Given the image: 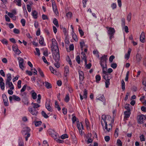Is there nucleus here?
<instances>
[{"instance_id":"1","label":"nucleus","mask_w":146,"mask_h":146,"mask_svg":"<svg viewBox=\"0 0 146 146\" xmlns=\"http://www.w3.org/2000/svg\"><path fill=\"white\" fill-rule=\"evenodd\" d=\"M111 117L109 115H103L101 117V124L103 129L105 131L109 132L111 129L110 128L108 127L107 123L110 121Z\"/></svg>"},{"instance_id":"2","label":"nucleus","mask_w":146,"mask_h":146,"mask_svg":"<svg viewBox=\"0 0 146 146\" xmlns=\"http://www.w3.org/2000/svg\"><path fill=\"white\" fill-rule=\"evenodd\" d=\"M52 46H51L52 50L53 52L52 54L54 55H56V58H59V51L58 46L57 42L55 38L52 39Z\"/></svg>"},{"instance_id":"3","label":"nucleus","mask_w":146,"mask_h":146,"mask_svg":"<svg viewBox=\"0 0 146 146\" xmlns=\"http://www.w3.org/2000/svg\"><path fill=\"white\" fill-rule=\"evenodd\" d=\"M100 64L102 67V70L105 69V70H107V56L104 55L102 57H100Z\"/></svg>"},{"instance_id":"4","label":"nucleus","mask_w":146,"mask_h":146,"mask_svg":"<svg viewBox=\"0 0 146 146\" xmlns=\"http://www.w3.org/2000/svg\"><path fill=\"white\" fill-rule=\"evenodd\" d=\"M108 29L107 33L110 36V39H111L113 37V35L115 33V31L114 29L112 27H107Z\"/></svg>"},{"instance_id":"5","label":"nucleus","mask_w":146,"mask_h":146,"mask_svg":"<svg viewBox=\"0 0 146 146\" xmlns=\"http://www.w3.org/2000/svg\"><path fill=\"white\" fill-rule=\"evenodd\" d=\"M106 70H105V69H102L103 73L104 74H105L104 75H103V77L105 80H110L111 78V76L110 74L108 73Z\"/></svg>"},{"instance_id":"6","label":"nucleus","mask_w":146,"mask_h":146,"mask_svg":"<svg viewBox=\"0 0 146 146\" xmlns=\"http://www.w3.org/2000/svg\"><path fill=\"white\" fill-rule=\"evenodd\" d=\"M145 115L143 114H141L137 116V121L139 124H142L144 122L145 120Z\"/></svg>"},{"instance_id":"7","label":"nucleus","mask_w":146,"mask_h":146,"mask_svg":"<svg viewBox=\"0 0 146 146\" xmlns=\"http://www.w3.org/2000/svg\"><path fill=\"white\" fill-rule=\"evenodd\" d=\"M48 132L49 135L54 138H56L58 136V134L53 129H49L48 130Z\"/></svg>"},{"instance_id":"8","label":"nucleus","mask_w":146,"mask_h":146,"mask_svg":"<svg viewBox=\"0 0 146 146\" xmlns=\"http://www.w3.org/2000/svg\"><path fill=\"white\" fill-rule=\"evenodd\" d=\"M28 110L33 115L37 116L38 113V111L32 107H29Z\"/></svg>"},{"instance_id":"9","label":"nucleus","mask_w":146,"mask_h":146,"mask_svg":"<svg viewBox=\"0 0 146 146\" xmlns=\"http://www.w3.org/2000/svg\"><path fill=\"white\" fill-rule=\"evenodd\" d=\"M53 56L54 59L56 62V63H54V65L57 68H58L60 67L59 63L58 62L60 59V54H59V57L58 58H56V55H54V54H53Z\"/></svg>"},{"instance_id":"10","label":"nucleus","mask_w":146,"mask_h":146,"mask_svg":"<svg viewBox=\"0 0 146 146\" xmlns=\"http://www.w3.org/2000/svg\"><path fill=\"white\" fill-rule=\"evenodd\" d=\"M52 5L53 11L56 15H58L59 13L57 9V6L54 1L52 2Z\"/></svg>"},{"instance_id":"11","label":"nucleus","mask_w":146,"mask_h":146,"mask_svg":"<svg viewBox=\"0 0 146 146\" xmlns=\"http://www.w3.org/2000/svg\"><path fill=\"white\" fill-rule=\"evenodd\" d=\"M36 83L38 86L40 88L42 86L45 84V82L42 81L41 79L40 78H38L37 79Z\"/></svg>"},{"instance_id":"12","label":"nucleus","mask_w":146,"mask_h":146,"mask_svg":"<svg viewBox=\"0 0 146 146\" xmlns=\"http://www.w3.org/2000/svg\"><path fill=\"white\" fill-rule=\"evenodd\" d=\"M30 131V128L27 127L23 128V130L22 131V133L23 134L26 135L27 133H29Z\"/></svg>"},{"instance_id":"13","label":"nucleus","mask_w":146,"mask_h":146,"mask_svg":"<svg viewBox=\"0 0 146 146\" xmlns=\"http://www.w3.org/2000/svg\"><path fill=\"white\" fill-rule=\"evenodd\" d=\"M79 76L80 80L81 82H82L84 78V74L82 71H79Z\"/></svg>"},{"instance_id":"14","label":"nucleus","mask_w":146,"mask_h":146,"mask_svg":"<svg viewBox=\"0 0 146 146\" xmlns=\"http://www.w3.org/2000/svg\"><path fill=\"white\" fill-rule=\"evenodd\" d=\"M64 76L65 77H66L68 74L69 70V67L68 66H66L64 67Z\"/></svg>"},{"instance_id":"15","label":"nucleus","mask_w":146,"mask_h":146,"mask_svg":"<svg viewBox=\"0 0 146 146\" xmlns=\"http://www.w3.org/2000/svg\"><path fill=\"white\" fill-rule=\"evenodd\" d=\"M11 74L10 73H8L7 75V79L6 80V85H7V83L10 82L11 80L12 77Z\"/></svg>"},{"instance_id":"16","label":"nucleus","mask_w":146,"mask_h":146,"mask_svg":"<svg viewBox=\"0 0 146 146\" xmlns=\"http://www.w3.org/2000/svg\"><path fill=\"white\" fill-rule=\"evenodd\" d=\"M131 114L130 111H126L124 112L125 116L124 118H129Z\"/></svg>"},{"instance_id":"17","label":"nucleus","mask_w":146,"mask_h":146,"mask_svg":"<svg viewBox=\"0 0 146 146\" xmlns=\"http://www.w3.org/2000/svg\"><path fill=\"white\" fill-rule=\"evenodd\" d=\"M45 108L48 111L50 112L52 111V110L51 108L50 105V103L49 102L47 103L46 102L45 104Z\"/></svg>"},{"instance_id":"18","label":"nucleus","mask_w":146,"mask_h":146,"mask_svg":"<svg viewBox=\"0 0 146 146\" xmlns=\"http://www.w3.org/2000/svg\"><path fill=\"white\" fill-rule=\"evenodd\" d=\"M145 38V36L144 35V33L142 32L140 36V41L142 42H144V40Z\"/></svg>"},{"instance_id":"19","label":"nucleus","mask_w":146,"mask_h":146,"mask_svg":"<svg viewBox=\"0 0 146 146\" xmlns=\"http://www.w3.org/2000/svg\"><path fill=\"white\" fill-rule=\"evenodd\" d=\"M136 60L137 62H139L142 59L141 55L139 53H137L136 55Z\"/></svg>"},{"instance_id":"20","label":"nucleus","mask_w":146,"mask_h":146,"mask_svg":"<svg viewBox=\"0 0 146 146\" xmlns=\"http://www.w3.org/2000/svg\"><path fill=\"white\" fill-rule=\"evenodd\" d=\"M38 13L35 10L33 11L32 12V15L35 19H36L37 17Z\"/></svg>"},{"instance_id":"21","label":"nucleus","mask_w":146,"mask_h":146,"mask_svg":"<svg viewBox=\"0 0 146 146\" xmlns=\"http://www.w3.org/2000/svg\"><path fill=\"white\" fill-rule=\"evenodd\" d=\"M22 102L24 103V104L26 105L27 106L28 105L29 102L28 101V99L27 98H24L22 99Z\"/></svg>"},{"instance_id":"22","label":"nucleus","mask_w":146,"mask_h":146,"mask_svg":"<svg viewBox=\"0 0 146 146\" xmlns=\"http://www.w3.org/2000/svg\"><path fill=\"white\" fill-rule=\"evenodd\" d=\"M44 86L47 89L50 88L52 87L51 84L46 81L45 82Z\"/></svg>"},{"instance_id":"23","label":"nucleus","mask_w":146,"mask_h":146,"mask_svg":"<svg viewBox=\"0 0 146 146\" xmlns=\"http://www.w3.org/2000/svg\"><path fill=\"white\" fill-rule=\"evenodd\" d=\"M31 104V105L33 106V108L35 109L38 108L40 106L39 104L36 103L32 102Z\"/></svg>"},{"instance_id":"24","label":"nucleus","mask_w":146,"mask_h":146,"mask_svg":"<svg viewBox=\"0 0 146 146\" xmlns=\"http://www.w3.org/2000/svg\"><path fill=\"white\" fill-rule=\"evenodd\" d=\"M72 37L73 39L75 41H77L78 40V38H77V36L76 34L74 33V31H73L72 33Z\"/></svg>"},{"instance_id":"25","label":"nucleus","mask_w":146,"mask_h":146,"mask_svg":"<svg viewBox=\"0 0 146 146\" xmlns=\"http://www.w3.org/2000/svg\"><path fill=\"white\" fill-rule=\"evenodd\" d=\"M31 96L32 98L35 100L36 98L37 94H36L33 90L31 92Z\"/></svg>"},{"instance_id":"26","label":"nucleus","mask_w":146,"mask_h":146,"mask_svg":"<svg viewBox=\"0 0 146 146\" xmlns=\"http://www.w3.org/2000/svg\"><path fill=\"white\" fill-rule=\"evenodd\" d=\"M13 99L17 101H20L21 99L20 98L15 95H13Z\"/></svg>"},{"instance_id":"27","label":"nucleus","mask_w":146,"mask_h":146,"mask_svg":"<svg viewBox=\"0 0 146 146\" xmlns=\"http://www.w3.org/2000/svg\"><path fill=\"white\" fill-rule=\"evenodd\" d=\"M53 24L57 27H58L59 25L58 21L56 18H54L53 21Z\"/></svg>"},{"instance_id":"28","label":"nucleus","mask_w":146,"mask_h":146,"mask_svg":"<svg viewBox=\"0 0 146 146\" xmlns=\"http://www.w3.org/2000/svg\"><path fill=\"white\" fill-rule=\"evenodd\" d=\"M70 100V97L68 94H66L64 100L66 102H68Z\"/></svg>"},{"instance_id":"29","label":"nucleus","mask_w":146,"mask_h":146,"mask_svg":"<svg viewBox=\"0 0 146 146\" xmlns=\"http://www.w3.org/2000/svg\"><path fill=\"white\" fill-rule=\"evenodd\" d=\"M41 114L45 118L47 119L49 117L46 113L44 111H42Z\"/></svg>"},{"instance_id":"30","label":"nucleus","mask_w":146,"mask_h":146,"mask_svg":"<svg viewBox=\"0 0 146 146\" xmlns=\"http://www.w3.org/2000/svg\"><path fill=\"white\" fill-rule=\"evenodd\" d=\"M37 70L41 76L42 77H44V75L41 69L40 68H38Z\"/></svg>"},{"instance_id":"31","label":"nucleus","mask_w":146,"mask_h":146,"mask_svg":"<svg viewBox=\"0 0 146 146\" xmlns=\"http://www.w3.org/2000/svg\"><path fill=\"white\" fill-rule=\"evenodd\" d=\"M21 1H17V0H15L14 2L16 3V5L19 6L21 7L22 5L21 3Z\"/></svg>"},{"instance_id":"32","label":"nucleus","mask_w":146,"mask_h":146,"mask_svg":"<svg viewBox=\"0 0 146 146\" xmlns=\"http://www.w3.org/2000/svg\"><path fill=\"white\" fill-rule=\"evenodd\" d=\"M121 88L123 91L125 89V82L123 80H122L121 82Z\"/></svg>"},{"instance_id":"33","label":"nucleus","mask_w":146,"mask_h":146,"mask_svg":"<svg viewBox=\"0 0 146 146\" xmlns=\"http://www.w3.org/2000/svg\"><path fill=\"white\" fill-rule=\"evenodd\" d=\"M9 85V86L11 90H13L14 88V86L11 82H9L7 83V84Z\"/></svg>"},{"instance_id":"34","label":"nucleus","mask_w":146,"mask_h":146,"mask_svg":"<svg viewBox=\"0 0 146 146\" xmlns=\"http://www.w3.org/2000/svg\"><path fill=\"white\" fill-rule=\"evenodd\" d=\"M117 7V5L115 3H113L111 5V7L113 10H114L116 9Z\"/></svg>"},{"instance_id":"35","label":"nucleus","mask_w":146,"mask_h":146,"mask_svg":"<svg viewBox=\"0 0 146 146\" xmlns=\"http://www.w3.org/2000/svg\"><path fill=\"white\" fill-rule=\"evenodd\" d=\"M17 59L19 60V64H23L24 62V60L23 59L21 58L20 57H18Z\"/></svg>"},{"instance_id":"36","label":"nucleus","mask_w":146,"mask_h":146,"mask_svg":"<svg viewBox=\"0 0 146 146\" xmlns=\"http://www.w3.org/2000/svg\"><path fill=\"white\" fill-rule=\"evenodd\" d=\"M105 85L106 87V88H108L109 87V86L110 85V80H105Z\"/></svg>"},{"instance_id":"37","label":"nucleus","mask_w":146,"mask_h":146,"mask_svg":"<svg viewBox=\"0 0 146 146\" xmlns=\"http://www.w3.org/2000/svg\"><path fill=\"white\" fill-rule=\"evenodd\" d=\"M1 41L3 44L7 45L8 44V41L7 39L4 38L3 39L0 40Z\"/></svg>"},{"instance_id":"38","label":"nucleus","mask_w":146,"mask_h":146,"mask_svg":"<svg viewBox=\"0 0 146 146\" xmlns=\"http://www.w3.org/2000/svg\"><path fill=\"white\" fill-rule=\"evenodd\" d=\"M96 82H98L101 80V77L100 75H97L96 76Z\"/></svg>"},{"instance_id":"39","label":"nucleus","mask_w":146,"mask_h":146,"mask_svg":"<svg viewBox=\"0 0 146 146\" xmlns=\"http://www.w3.org/2000/svg\"><path fill=\"white\" fill-rule=\"evenodd\" d=\"M139 138L141 141H145V136L143 135L142 134L140 136Z\"/></svg>"},{"instance_id":"40","label":"nucleus","mask_w":146,"mask_h":146,"mask_svg":"<svg viewBox=\"0 0 146 146\" xmlns=\"http://www.w3.org/2000/svg\"><path fill=\"white\" fill-rule=\"evenodd\" d=\"M55 107L57 108V110L58 111H60L61 110V108H60L59 105L58 104V103L56 101L55 102Z\"/></svg>"},{"instance_id":"41","label":"nucleus","mask_w":146,"mask_h":146,"mask_svg":"<svg viewBox=\"0 0 146 146\" xmlns=\"http://www.w3.org/2000/svg\"><path fill=\"white\" fill-rule=\"evenodd\" d=\"M41 121H36L35 122V124L36 126H38L42 123Z\"/></svg>"},{"instance_id":"42","label":"nucleus","mask_w":146,"mask_h":146,"mask_svg":"<svg viewBox=\"0 0 146 146\" xmlns=\"http://www.w3.org/2000/svg\"><path fill=\"white\" fill-rule=\"evenodd\" d=\"M99 96H100V97L101 100V101L102 102H103L104 101H105V98L103 94H100L99 95Z\"/></svg>"},{"instance_id":"43","label":"nucleus","mask_w":146,"mask_h":146,"mask_svg":"<svg viewBox=\"0 0 146 146\" xmlns=\"http://www.w3.org/2000/svg\"><path fill=\"white\" fill-rule=\"evenodd\" d=\"M12 48L14 51H16L18 48L17 45L16 44L13 45L12 46Z\"/></svg>"},{"instance_id":"44","label":"nucleus","mask_w":146,"mask_h":146,"mask_svg":"<svg viewBox=\"0 0 146 146\" xmlns=\"http://www.w3.org/2000/svg\"><path fill=\"white\" fill-rule=\"evenodd\" d=\"M84 94L83 96L84 98H86L87 97V91L86 89H85L83 91Z\"/></svg>"},{"instance_id":"45","label":"nucleus","mask_w":146,"mask_h":146,"mask_svg":"<svg viewBox=\"0 0 146 146\" xmlns=\"http://www.w3.org/2000/svg\"><path fill=\"white\" fill-rule=\"evenodd\" d=\"M117 143L118 146H122V143L120 139H118L117 141Z\"/></svg>"},{"instance_id":"46","label":"nucleus","mask_w":146,"mask_h":146,"mask_svg":"<svg viewBox=\"0 0 146 146\" xmlns=\"http://www.w3.org/2000/svg\"><path fill=\"white\" fill-rule=\"evenodd\" d=\"M44 42V38L41 36H40V39L39 41V43L41 44L42 45L43 44Z\"/></svg>"},{"instance_id":"47","label":"nucleus","mask_w":146,"mask_h":146,"mask_svg":"<svg viewBox=\"0 0 146 146\" xmlns=\"http://www.w3.org/2000/svg\"><path fill=\"white\" fill-rule=\"evenodd\" d=\"M129 71H127L126 75V76L125 78V81H128L129 78Z\"/></svg>"},{"instance_id":"48","label":"nucleus","mask_w":146,"mask_h":146,"mask_svg":"<svg viewBox=\"0 0 146 146\" xmlns=\"http://www.w3.org/2000/svg\"><path fill=\"white\" fill-rule=\"evenodd\" d=\"M76 60L78 64L80 63V57L79 55H78L76 58Z\"/></svg>"},{"instance_id":"49","label":"nucleus","mask_w":146,"mask_h":146,"mask_svg":"<svg viewBox=\"0 0 146 146\" xmlns=\"http://www.w3.org/2000/svg\"><path fill=\"white\" fill-rule=\"evenodd\" d=\"M37 97L38 99H37V102L38 103L40 104V100L41 98V96L40 95V94H38Z\"/></svg>"},{"instance_id":"50","label":"nucleus","mask_w":146,"mask_h":146,"mask_svg":"<svg viewBox=\"0 0 146 146\" xmlns=\"http://www.w3.org/2000/svg\"><path fill=\"white\" fill-rule=\"evenodd\" d=\"M35 50L36 51V52L37 53L36 54V53H35V54H37L38 56H39L40 55V53L39 49L38 48H35Z\"/></svg>"},{"instance_id":"51","label":"nucleus","mask_w":146,"mask_h":146,"mask_svg":"<svg viewBox=\"0 0 146 146\" xmlns=\"http://www.w3.org/2000/svg\"><path fill=\"white\" fill-rule=\"evenodd\" d=\"M21 22L23 26H25V25L26 21L25 19H22L21 20Z\"/></svg>"},{"instance_id":"52","label":"nucleus","mask_w":146,"mask_h":146,"mask_svg":"<svg viewBox=\"0 0 146 146\" xmlns=\"http://www.w3.org/2000/svg\"><path fill=\"white\" fill-rule=\"evenodd\" d=\"M119 131V130L118 128H116L115 131V137H117L118 136Z\"/></svg>"},{"instance_id":"53","label":"nucleus","mask_w":146,"mask_h":146,"mask_svg":"<svg viewBox=\"0 0 146 146\" xmlns=\"http://www.w3.org/2000/svg\"><path fill=\"white\" fill-rule=\"evenodd\" d=\"M80 46L82 50L83 48V47L85 46V43L84 41H82V42H81L80 43Z\"/></svg>"},{"instance_id":"54","label":"nucleus","mask_w":146,"mask_h":146,"mask_svg":"<svg viewBox=\"0 0 146 146\" xmlns=\"http://www.w3.org/2000/svg\"><path fill=\"white\" fill-rule=\"evenodd\" d=\"M42 59L43 62L46 64H49V63L47 62L45 57L44 56H42Z\"/></svg>"},{"instance_id":"55","label":"nucleus","mask_w":146,"mask_h":146,"mask_svg":"<svg viewBox=\"0 0 146 146\" xmlns=\"http://www.w3.org/2000/svg\"><path fill=\"white\" fill-rule=\"evenodd\" d=\"M68 136L67 134H64L62 135L61 136V138L62 139H64L65 138H68Z\"/></svg>"},{"instance_id":"56","label":"nucleus","mask_w":146,"mask_h":146,"mask_svg":"<svg viewBox=\"0 0 146 146\" xmlns=\"http://www.w3.org/2000/svg\"><path fill=\"white\" fill-rule=\"evenodd\" d=\"M66 16L68 18H70L72 16V14L71 12H69L66 14Z\"/></svg>"},{"instance_id":"57","label":"nucleus","mask_w":146,"mask_h":146,"mask_svg":"<svg viewBox=\"0 0 146 146\" xmlns=\"http://www.w3.org/2000/svg\"><path fill=\"white\" fill-rule=\"evenodd\" d=\"M23 143L21 139H19V146H23Z\"/></svg>"},{"instance_id":"58","label":"nucleus","mask_w":146,"mask_h":146,"mask_svg":"<svg viewBox=\"0 0 146 146\" xmlns=\"http://www.w3.org/2000/svg\"><path fill=\"white\" fill-rule=\"evenodd\" d=\"M13 32L16 34H19L20 33L19 30L16 28H14L13 29Z\"/></svg>"},{"instance_id":"59","label":"nucleus","mask_w":146,"mask_h":146,"mask_svg":"<svg viewBox=\"0 0 146 146\" xmlns=\"http://www.w3.org/2000/svg\"><path fill=\"white\" fill-rule=\"evenodd\" d=\"M1 88L2 90H4L5 89V83L4 82L0 83Z\"/></svg>"},{"instance_id":"60","label":"nucleus","mask_w":146,"mask_h":146,"mask_svg":"<svg viewBox=\"0 0 146 146\" xmlns=\"http://www.w3.org/2000/svg\"><path fill=\"white\" fill-rule=\"evenodd\" d=\"M142 84L145 87H146V77L143 78L142 80Z\"/></svg>"},{"instance_id":"61","label":"nucleus","mask_w":146,"mask_h":146,"mask_svg":"<svg viewBox=\"0 0 146 146\" xmlns=\"http://www.w3.org/2000/svg\"><path fill=\"white\" fill-rule=\"evenodd\" d=\"M131 13H129L128 15V16L127 17V20L128 21H129L131 20Z\"/></svg>"},{"instance_id":"62","label":"nucleus","mask_w":146,"mask_h":146,"mask_svg":"<svg viewBox=\"0 0 146 146\" xmlns=\"http://www.w3.org/2000/svg\"><path fill=\"white\" fill-rule=\"evenodd\" d=\"M81 54L82 55V59H83L84 58H86V54L83 52H81Z\"/></svg>"},{"instance_id":"63","label":"nucleus","mask_w":146,"mask_h":146,"mask_svg":"<svg viewBox=\"0 0 146 146\" xmlns=\"http://www.w3.org/2000/svg\"><path fill=\"white\" fill-rule=\"evenodd\" d=\"M26 87H27L26 85H25L23 86L21 90L20 91L21 93L23 92H24V91H25V90Z\"/></svg>"},{"instance_id":"64","label":"nucleus","mask_w":146,"mask_h":146,"mask_svg":"<svg viewBox=\"0 0 146 146\" xmlns=\"http://www.w3.org/2000/svg\"><path fill=\"white\" fill-rule=\"evenodd\" d=\"M111 66L113 69H115L117 67V64L116 63H113L111 64Z\"/></svg>"}]
</instances>
